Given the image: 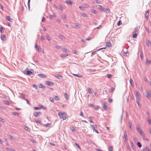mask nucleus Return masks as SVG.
Listing matches in <instances>:
<instances>
[{
  "label": "nucleus",
  "mask_w": 151,
  "mask_h": 151,
  "mask_svg": "<svg viewBox=\"0 0 151 151\" xmlns=\"http://www.w3.org/2000/svg\"><path fill=\"white\" fill-rule=\"evenodd\" d=\"M81 15L83 17H86L87 16V15L85 14L82 13Z\"/></svg>",
  "instance_id": "nucleus-57"
},
{
  "label": "nucleus",
  "mask_w": 151,
  "mask_h": 151,
  "mask_svg": "<svg viewBox=\"0 0 151 151\" xmlns=\"http://www.w3.org/2000/svg\"><path fill=\"white\" fill-rule=\"evenodd\" d=\"M89 106L90 107H91L94 108L95 109H97L99 108V106H97L95 108V107L94 105L93 104H90Z\"/></svg>",
  "instance_id": "nucleus-7"
},
{
  "label": "nucleus",
  "mask_w": 151,
  "mask_h": 151,
  "mask_svg": "<svg viewBox=\"0 0 151 151\" xmlns=\"http://www.w3.org/2000/svg\"><path fill=\"white\" fill-rule=\"evenodd\" d=\"M59 38L62 40H63L65 39V37L62 35H59Z\"/></svg>",
  "instance_id": "nucleus-25"
},
{
  "label": "nucleus",
  "mask_w": 151,
  "mask_h": 151,
  "mask_svg": "<svg viewBox=\"0 0 151 151\" xmlns=\"http://www.w3.org/2000/svg\"><path fill=\"white\" fill-rule=\"evenodd\" d=\"M55 99L56 100L59 101L60 100V99L59 97L58 96H55Z\"/></svg>",
  "instance_id": "nucleus-27"
},
{
  "label": "nucleus",
  "mask_w": 151,
  "mask_h": 151,
  "mask_svg": "<svg viewBox=\"0 0 151 151\" xmlns=\"http://www.w3.org/2000/svg\"><path fill=\"white\" fill-rule=\"evenodd\" d=\"M99 7L98 8L99 9V10H101V11H104V9L102 7V6L100 5H99Z\"/></svg>",
  "instance_id": "nucleus-18"
},
{
  "label": "nucleus",
  "mask_w": 151,
  "mask_h": 151,
  "mask_svg": "<svg viewBox=\"0 0 151 151\" xmlns=\"http://www.w3.org/2000/svg\"><path fill=\"white\" fill-rule=\"evenodd\" d=\"M41 114V113L39 112H37L34 114V115L36 117H38Z\"/></svg>",
  "instance_id": "nucleus-16"
},
{
  "label": "nucleus",
  "mask_w": 151,
  "mask_h": 151,
  "mask_svg": "<svg viewBox=\"0 0 151 151\" xmlns=\"http://www.w3.org/2000/svg\"><path fill=\"white\" fill-rule=\"evenodd\" d=\"M27 73L28 75H31L32 74V72L29 71H27Z\"/></svg>",
  "instance_id": "nucleus-35"
},
{
  "label": "nucleus",
  "mask_w": 151,
  "mask_h": 151,
  "mask_svg": "<svg viewBox=\"0 0 151 151\" xmlns=\"http://www.w3.org/2000/svg\"><path fill=\"white\" fill-rule=\"evenodd\" d=\"M130 142L131 145V147L133 149H134V146L133 143L131 141H130Z\"/></svg>",
  "instance_id": "nucleus-30"
},
{
  "label": "nucleus",
  "mask_w": 151,
  "mask_h": 151,
  "mask_svg": "<svg viewBox=\"0 0 151 151\" xmlns=\"http://www.w3.org/2000/svg\"><path fill=\"white\" fill-rule=\"evenodd\" d=\"M3 140L1 139H0V144H3Z\"/></svg>",
  "instance_id": "nucleus-64"
},
{
  "label": "nucleus",
  "mask_w": 151,
  "mask_h": 151,
  "mask_svg": "<svg viewBox=\"0 0 151 151\" xmlns=\"http://www.w3.org/2000/svg\"><path fill=\"white\" fill-rule=\"evenodd\" d=\"M46 38L48 40H50V37L49 35L47 36Z\"/></svg>",
  "instance_id": "nucleus-44"
},
{
  "label": "nucleus",
  "mask_w": 151,
  "mask_h": 151,
  "mask_svg": "<svg viewBox=\"0 0 151 151\" xmlns=\"http://www.w3.org/2000/svg\"><path fill=\"white\" fill-rule=\"evenodd\" d=\"M140 57L142 60L143 59V54L142 52H141L140 54Z\"/></svg>",
  "instance_id": "nucleus-37"
},
{
  "label": "nucleus",
  "mask_w": 151,
  "mask_h": 151,
  "mask_svg": "<svg viewBox=\"0 0 151 151\" xmlns=\"http://www.w3.org/2000/svg\"><path fill=\"white\" fill-rule=\"evenodd\" d=\"M63 51L65 52H67L68 51V50L67 49L64 48L63 49Z\"/></svg>",
  "instance_id": "nucleus-45"
},
{
  "label": "nucleus",
  "mask_w": 151,
  "mask_h": 151,
  "mask_svg": "<svg viewBox=\"0 0 151 151\" xmlns=\"http://www.w3.org/2000/svg\"><path fill=\"white\" fill-rule=\"evenodd\" d=\"M111 92L112 93L113 91H114V90H115V88H114L113 87H112L111 88Z\"/></svg>",
  "instance_id": "nucleus-59"
},
{
  "label": "nucleus",
  "mask_w": 151,
  "mask_h": 151,
  "mask_svg": "<svg viewBox=\"0 0 151 151\" xmlns=\"http://www.w3.org/2000/svg\"><path fill=\"white\" fill-rule=\"evenodd\" d=\"M79 8L81 9H82V10H83L84 9V7H83L82 6H80L79 7Z\"/></svg>",
  "instance_id": "nucleus-62"
},
{
  "label": "nucleus",
  "mask_w": 151,
  "mask_h": 151,
  "mask_svg": "<svg viewBox=\"0 0 151 151\" xmlns=\"http://www.w3.org/2000/svg\"><path fill=\"white\" fill-rule=\"evenodd\" d=\"M108 149H109V151H112L113 150V147L112 146H110L109 147Z\"/></svg>",
  "instance_id": "nucleus-38"
},
{
  "label": "nucleus",
  "mask_w": 151,
  "mask_h": 151,
  "mask_svg": "<svg viewBox=\"0 0 151 151\" xmlns=\"http://www.w3.org/2000/svg\"><path fill=\"white\" fill-rule=\"evenodd\" d=\"M137 34L136 33H135L133 35L132 37L133 38H137Z\"/></svg>",
  "instance_id": "nucleus-43"
},
{
  "label": "nucleus",
  "mask_w": 151,
  "mask_h": 151,
  "mask_svg": "<svg viewBox=\"0 0 151 151\" xmlns=\"http://www.w3.org/2000/svg\"><path fill=\"white\" fill-rule=\"evenodd\" d=\"M130 84H131L132 86H133L134 85V82L132 79L130 78Z\"/></svg>",
  "instance_id": "nucleus-26"
},
{
  "label": "nucleus",
  "mask_w": 151,
  "mask_h": 151,
  "mask_svg": "<svg viewBox=\"0 0 151 151\" xmlns=\"http://www.w3.org/2000/svg\"><path fill=\"white\" fill-rule=\"evenodd\" d=\"M4 31V28L1 26L0 25V31L1 33H3Z\"/></svg>",
  "instance_id": "nucleus-12"
},
{
  "label": "nucleus",
  "mask_w": 151,
  "mask_h": 151,
  "mask_svg": "<svg viewBox=\"0 0 151 151\" xmlns=\"http://www.w3.org/2000/svg\"><path fill=\"white\" fill-rule=\"evenodd\" d=\"M59 8H60V10H62L63 9V7L62 6H60V7H59Z\"/></svg>",
  "instance_id": "nucleus-61"
},
{
  "label": "nucleus",
  "mask_w": 151,
  "mask_h": 151,
  "mask_svg": "<svg viewBox=\"0 0 151 151\" xmlns=\"http://www.w3.org/2000/svg\"><path fill=\"white\" fill-rule=\"evenodd\" d=\"M147 97L149 99H151V92L149 91L146 94Z\"/></svg>",
  "instance_id": "nucleus-6"
},
{
  "label": "nucleus",
  "mask_w": 151,
  "mask_h": 151,
  "mask_svg": "<svg viewBox=\"0 0 151 151\" xmlns=\"http://www.w3.org/2000/svg\"><path fill=\"white\" fill-rule=\"evenodd\" d=\"M83 5L86 8H89L88 5L86 4H83Z\"/></svg>",
  "instance_id": "nucleus-34"
},
{
  "label": "nucleus",
  "mask_w": 151,
  "mask_h": 151,
  "mask_svg": "<svg viewBox=\"0 0 151 151\" xmlns=\"http://www.w3.org/2000/svg\"><path fill=\"white\" fill-rule=\"evenodd\" d=\"M39 87L40 88H42L43 89H44L45 88V87L43 86V85L42 84H40L39 86Z\"/></svg>",
  "instance_id": "nucleus-24"
},
{
  "label": "nucleus",
  "mask_w": 151,
  "mask_h": 151,
  "mask_svg": "<svg viewBox=\"0 0 151 151\" xmlns=\"http://www.w3.org/2000/svg\"><path fill=\"white\" fill-rule=\"evenodd\" d=\"M36 122L37 123H39L40 124H42L41 122L39 119H37L36 120Z\"/></svg>",
  "instance_id": "nucleus-32"
},
{
  "label": "nucleus",
  "mask_w": 151,
  "mask_h": 151,
  "mask_svg": "<svg viewBox=\"0 0 151 151\" xmlns=\"http://www.w3.org/2000/svg\"><path fill=\"white\" fill-rule=\"evenodd\" d=\"M106 45V47H111V44L109 42H107Z\"/></svg>",
  "instance_id": "nucleus-11"
},
{
  "label": "nucleus",
  "mask_w": 151,
  "mask_h": 151,
  "mask_svg": "<svg viewBox=\"0 0 151 151\" xmlns=\"http://www.w3.org/2000/svg\"><path fill=\"white\" fill-rule=\"evenodd\" d=\"M147 121L149 124H151V120L150 118H149L147 119Z\"/></svg>",
  "instance_id": "nucleus-40"
},
{
  "label": "nucleus",
  "mask_w": 151,
  "mask_h": 151,
  "mask_svg": "<svg viewBox=\"0 0 151 151\" xmlns=\"http://www.w3.org/2000/svg\"><path fill=\"white\" fill-rule=\"evenodd\" d=\"M60 57L63 59L65 58V56L62 54H60Z\"/></svg>",
  "instance_id": "nucleus-33"
},
{
  "label": "nucleus",
  "mask_w": 151,
  "mask_h": 151,
  "mask_svg": "<svg viewBox=\"0 0 151 151\" xmlns=\"http://www.w3.org/2000/svg\"><path fill=\"white\" fill-rule=\"evenodd\" d=\"M1 39L3 41H6V36L3 34L1 36Z\"/></svg>",
  "instance_id": "nucleus-8"
},
{
  "label": "nucleus",
  "mask_w": 151,
  "mask_h": 151,
  "mask_svg": "<svg viewBox=\"0 0 151 151\" xmlns=\"http://www.w3.org/2000/svg\"><path fill=\"white\" fill-rule=\"evenodd\" d=\"M75 144L78 147V148L79 149H81L80 147L79 146V145L77 143H75Z\"/></svg>",
  "instance_id": "nucleus-53"
},
{
  "label": "nucleus",
  "mask_w": 151,
  "mask_h": 151,
  "mask_svg": "<svg viewBox=\"0 0 151 151\" xmlns=\"http://www.w3.org/2000/svg\"><path fill=\"white\" fill-rule=\"evenodd\" d=\"M65 2L67 4H70L72 5L73 4L72 2L70 0H68L65 1Z\"/></svg>",
  "instance_id": "nucleus-14"
},
{
  "label": "nucleus",
  "mask_w": 151,
  "mask_h": 151,
  "mask_svg": "<svg viewBox=\"0 0 151 151\" xmlns=\"http://www.w3.org/2000/svg\"><path fill=\"white\" fill-rule=\"evenodd\" d=\"M38 76L42 78H45L47 77V76L43 74H40L38 75Z\"/></svg>",
  "instance_id": "nucleus-9"
},
{
  "label": "nucleus",
  "mask_w": 151,
  "mask_h": 151,
  "mask_svg": "<svg viewBox=\"0 0 151 151\" xmlns=\"http://www.w3.org/2000/svg\"><path fill=\"white\" fill-rule=\"evenodd\" d=\"M75 28H76L78 29L80 28V25L79 24L78 25H76L75 26Z\"/></svg>",
  "instance_id": "nucleus-50"
},
{
  "label": "nucleus",
  "mask_w": 151,
  "mask_h": 151,
  "mask_svg": "<svg viewBox=\"0 0 151 151\" xmlns=\"http://www.w3.org/2000/svg\"><path fill=\"white\" fill-rule=\"evenodd\" d=\"M136 96L137 99H139L141 98V94L138 92L137 91H136L135 92Z\"/></svg>",
  "instance_id": "nucleus-3"
},
{
  "label": "nucleus",
  "mask_w": 151,
  "mask_h": 151,
  "mask_svg": "<svg viewBox=\"0 0 151 151\" xmlns=\"http://www.w3.org/2000/svg\"><path fill=\"white\" fill-rule=\"evenodd\" d=\"M65 97L66 99H68V95L66 93H65Z\"/></svg>",
  "instance_id": "nucleus-31"
},
{
  "label": "nucleus",
  "mask_w": 151,
  "mask_h": 151,
  "mask_svg": "<svg viewBox=\"0 0 151 151\" xmlns=\"http://www.w3.org/2000/svg\"><path fill=\"white\" fill-rule=\"evenodd\" d=\"M122 21L121 20H119L117 23V25L118 26H119L120 25L122 24Z\"/></svg>",
  "instance_id": "nucleus-41"
},
{
  "label": "nucleus",
  "mask_w": 151,
  "mask_h": 151,
  "mask_svg": "<svg viewBox=\"0 0 151 151\" xmlns=\"http://www.w3.org/2000/svg\"><path fill=\"white\" fill-rule=\"evenodd\" d=\"M9 139H10L11 140H13L14 139V138L13 136H11V135L9 136Z\"/></svg>",
  "instance_id": "nucleus-46"
},
{
  "label": "nucleus",
  "mask_w": 151,
  "mask_h": 151,
  "mask_svg": "<svg viewBox=\"0 0 151 151\" xmlns=\"http://www.w3.org/2000/svg\"><path fill=\"white\" fill-rule=\"evenodd\" d=\"M50 125H51V124H47L45 125V126L46 127H48L50 126Z\"/></svg>",
  "instance_id": "nucleus-63"
},
{
  "label": "nucleus",
  "mask_w": 151,
  "mask_h": 151,
  "mask_svg": "<svg viewBox=\"0 0 151 151\" xmlns=\"http://www.w3.org/2000/svg\"><path fill=\"white\" fill-rule=\"evenodd\" d=\"M46 84L47 86H51L54 85V83L53 82L47 81L46 82Z\"/></svg>",
  "instance_id": "nucleus-4"
},
{
  "label": "nucleus",
  "mask_w": 151,
  "mask_h": 151,
  "mask_svg": "<svg viewBox=\"0 0 151 151\" xmlns=\"http://www.w3.org/2000/svg\"><path fill=\"white\" fill-rule=\"evenodd\" d=\"M91 12L94 14H97V12L95 10L92 9L91 10Z\"/></svg>",
  "instance_id": "nucleus-20"
},
{
  "label": "nucleus",
  "mask_w": 151,
  "mask_h": 151,
  "mask_svg": "<svg viewBox=\"0 0 151 151\" xmlns=\"http://www.w3.org/2000/svg\"><path fill=\"white\" fill-rule=\"evenodd\" d=\"M12 114L15 116H18L19 115V113L16 112H14L12 113Z\"/></svg>",
  "instance_id": "nucleus-42"
},
{
  "label": "nucleus",
  "mask_w": 151,
  "mask_h": 151,
  "mask_svg": "<svg viewBox=\"0 0 151 151\" xmlns=\"http://www.w3.org/2000/svg\"><path fill=\"white\" fill-rule=\"evenodd\" d=\"M4 119H2V118L0 117V122H4Z\"/></svg>",
  "instance_id": "nucleus-49"
},
{
  "label": "nucleus",
  "mask_w": 151,
  "mask_h": 151,
  "mask_svg": "<svg viewBox=\"0 0 151 151\" xmlns=\"http://www.w3.org/2000/svg\"><path fill=\"white\" fill-rule=\"evenodd\" d=\"M88 92L90 93H92V90L91 88H88Z\"/></svg>",
  "instance_id": "nucleus-52"
},
{
  "label": "nucleus",
  "mask_w": 151,
  "mask_h": 151,
  "mask_svg": "<svg viewBox=\"0 0 151 151\" xmlns=\"http://www.w3.org/2000/svg\"><path fill=\"white\" fill-rule=\"evenodd\" d=\"M50 101L52 102H53L54 101V99H53L52 97H50L49 98Z\"/></svg>",
  "instance_id": "nucleus-51"
},
{
  "label": "nucleus",
  "mask_w": 151,
  "mask_h": 151,
  "mask_svg": "<svg viewBox=\"0 0 151 151\" xmlns=\"http://www.w3.org/2000/svg\"><path fill=\"white\" fill-rule=\"evenodd\" d=\"M62 18L63 19H66V17L65 15L63 14L62 16Z\"/></svg>",
  "instance_id": "nucleus-58"
},
{
  "label": "nucleus",
  "mask_w": 151,
  "mask_h": 151,
  "mask_svg": "<svg viewBox=\"0 0 151 151\" xmlns=\"http://www.w3.org/2000/svg\"><path fill=\"white\" fill-rule=\"evenodd\" d=\"M33 87L36 89H38V87L35 84H34L33 85Z\"/></svg>",
  "instance_id": "nucleus-55"
},
{
  "label": "nucleus",
  "mask_w": 151,
  "mask_h": 151,
  "mask_svg": "<svg viewBox=\"0 0 151 151\" xmlns=\"http://www.w3.org/2000/svg\"><path fill=\"white\" fill-rule=\"evenodd\" d=\"M73 53L75 54H76V55L78 54V52L76 50H73Z\"/></svg>",
  "instance_id": "nucleus-36"
},
{
  "label": "nucleus",
  "mask_w": 151,
  "mask_h": 151,
  "mask_svg": "<svg viewBox=\"0 0 151 151\" xmlns=\"http://www.w3.org/2000/svg\"><path fill=\"white\" fill-rule=\"evenodd\" d=\"M90 126L92 127V129H93L94 131L95 130V129H96L95 128H96L97 127V126L96 125H91Z\"/></svg>",
  "instance_id": "nucleus-21"
},
{
  "label": "nucleus",
  "mask_w": 151,
  "mask_h": 151,
  "mask_svg": "<svg viewBox=\"0 0 151 151\" xmlns=\"http://www.w3.org/2000/svg\"><path fill=\"white\" fill-rule=\"evenodd\" d=\"M6 149L8 151H16L13 148H10L9 147H6Z\"/></svg>",
  "instance_id": "nucleus-17"
},
{
  "label": "nucleus",
  "mask_w": 151,
  "mask_h": 151,
  "mask_svg": "<svg viewBox=\"0 0 151 151\" xmlns=\"http://www.w3.org/2000/svg\"><path fill=\"white\" fill-rule=\"evenodd\" d=\"M6 18L8 21H9L10 22H12V20L10 19V17L9 16H7L6 17Z\"/></svg>",
  "instance_id": "nucleus-22"
},
{
  "label": "nucleus",
  "mask_w": 151,
  "mask_h": 151,
  "mask_svg": "<svg viewBox=\"0 0 151 151\" xmlns=\"http://www.w3.org/2000/svg\"><path fill=\"white\" fill-rule=\"evenodd\" d=\"M21 97L23 98L24 99H25V95L24 94H21Z\"/></svg>",
  "instance_id": "nucleus-54"
},
{
  "label": "nucleus",
  "mask_w": 151,
  "mask_h": 151,
  "mask_svg": "<svg viewBox=\"0 0 151 151\" xmlns=\"http://www.w3.org/2000/svg\"><path fill=\"white\" fill-rule=\"evenodd\" d=\"M146 44L148 46H149L150 45H151V42L149 40L147 41Z\"/></svg>",
  "instance_id": "nucleus-23"
},
{
  "label": "nucleus",
  "mask_w": 151,
  "mask_h": 151,
  "mask_svg": "<svg viewBox=\"0 0 151 151\" xmlns=\"http://www.w3.org/2000/svg\"><path fill=\"white\" fill-rule=\"evenodd\" d=\"M145 151H151L150 149L147 147H145Z\"/></svg>",
  "instance_id": "nucleus-47"
},
{
  "label": "nucleus",
  "mask_w": 151,
  "mask_h": 151,
  "mask_svg": "<svg viewBox=\"0 0 151 151\" xmlns=\"http://www.w3.org/2000/svg\"><path fill=\"white\" fill-rule=\"evenodd\" d=\"M123 137H124V138L125 139V140L124 142L125 143H126L127 142V134L126 131H125L124 132V133Z\"/></svg>",
  "instance_id": "nucleus-5"
},
{
  "label": "nucleus",
  "mask_w": 151,
  "mask_h": 151,
  "mask_svg": "<svg viewBox=\"0 0 151 151\" xmlns=\"http://www.w3.org/2000/svg\"><path fill=\"white\" fill-rule=\"evenodd\" d=\"M136 129L139 132L140 134L142 136L144 137V134L142 131V130L140 129V127L139 124H137L136 126Z\"/></svg>",
  "instance_id": "nucleus-2"
},
{
  "label": "nucleus",
  "mask_w": 151,
  "mask_h": 151,
  "mask_svg": "<svg viewBox=\"0 0 151 151\" xmlns=\"http://www.w3.org/2000/svg\"><path fill=\"white\" fill-rule=\"evenodd\" d=\"M151 63V61L147 59H146V63L147 64H150Z\"/></svg>",
  "instance_id": "nucleus-29"
},
{
  "label": "nucleus",
  "mask_w": 151,
  "mask_h": 151,
  "mask_svg": "<svg viewBox=\"0 0 151 151\" xmlns=\"http://www.w3.org/2000/svg\"><path fill=\"white\" fill-rule=\"evenodd\" d=\"M106 102H105L103 104V108L105 110H108L107 108H108V106L106 105Z\"/></svg>",
  "instance_id": "nucleus-13"
},
{
  "label": "nucleus",
  "mask_w": 151,
  "mask_h": 151,
  "mask_svg": "<svg viewBox=\"0 0 151 151\" xmlns=\"http://www.w3.org/2000/svg\"><path fill=\"white\" fill-rule=\"evenodd\" d=\"M4 103L5 104L9 105V102L7 101H4Z\"/></svg>",
  "instance_id": "nucleus-39"
},
{
  "label": "nucleus",
  "mask_w": 151,
  "mask_h": 151,
  "mask_svg": "<svg viewBox=\"0 0 151 151\" xmlns=\"http://www.w3.org/2000/svg\"><path fill=\"white\" fill-rule=\"evenodd\" d=\"M73 75L76 76L78 77L79 78H82L83 77V76L81 74H73Z\"/></svg>",
  "instance_id": "nucleus-19"
},
{
  "label": "nucleus",
  "mask_w": 151,
  "mask_h": 151,
  "mask_svg": "<svg viewBox=\"0 0 151 151\" xmlns=\"http://www.w3.org/2000/svg\"><path fill=\"white\" fill-rule=\"evenodd\" d=\"M60 117L63 120H66L68 118V116L66 113L59 112L58 114Z\"/></svg>",
  "instance_id": "nucleus-1"
},
{
  "label": "nucleus",
  "mask_w": 151,
  "mask_h": 151,
  "mask_svg": "<svg viewBox=\"0 0 151 151\" xmlns=\"http://www.w3.org/2000/svg\"><path fill=\"white\" fill-rule=\"evenodd\" d=\"M139 99H137V100H136V102H137L138 104V106H139Z\"/></svg>",
  "instance_id": "nucleus-60"
},
{
  "label": "nucleus",
  "mask_w": 151,
  "mask_h": 151,
  "mask_svg": "<svg viewBox=\"0 0 151 151\" xmlns=\"http://www.w3.org/2000/svg\"><path fill=\"white\" fill-rule=\"evenodd\" d=\"M111 76V74H108L107 75V77L108 78H110Z\"/></svg>",
  "instance_id": "nucleus-48"
},
{
  "label": "nucleus",
  "mask_w": 151,
  "mask_h": 151,
  "mask_svg": "<svg viewBox=\"0 0 151 151\" xmlns=\"http://www.w3.org/2000/svg\"><path fill=\"white\" fill-rule=\"evenodd\" d=\"M80 116H82L83 117H84L83 116V113L82 112V111H81L80 113Z\"/></svg>",
  "instance_id": "nucleus-56"
},
{
  "label": "nucleus",
  "mask_w": 151,
  "mask_h": 151,
  "mask_svg": "<svg viewBox=\"0 0 151 151\" xmlns=\"http://www.w3.org/2000/svg\"><path fill=\"white\" fill-rule=\"evenodd\" d=\"M70 129L73 132H75L76 130L75 128L73 126H71L70 127Z\"/></svg>",
  "instance_id": "nucleus-15"
},
{
  "label": "nucleus",
  "mask_w": 151,
  "mask_h": 151,
  "mask_svg": "<svg viewBox=\"0 0 151 151\" xmlns=\"http://www.w3.org/2000/svg\"><path fill=\"white\" fill-rule=\"evenodd\" d=\"M137 145L139 147H142V145H141V144L139 142H137Z\"/></svg>",
  "instance_id": "nucleus-28"
},
{
  "label": "nucleus",
  "mask_w": 151,
  "mask_h": 151,
  "mask_svg": "<svg viewBox=\"0 0 151 151\" xmlns=\"http://www.w3.org/2000/svg\"><path fill=\"white\" fill-rule=\"evenodd\" d=\"M149 11L147 10L145 14V18L147 19H148L149 18Z\"/></svg>",
  "instance_id": "nucleus-10"
}]
</instances>
